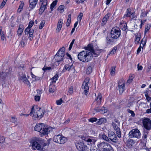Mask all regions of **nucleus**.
<instances>
[{"mask_svg": "<svg viewBox=\"0 0 151 151\" xmlns=\"http://www.w3.org/2000/svg\"><path fill=\"white\" fill-rule=\"evenodd\" d=\"M86 49V50L83 51L78 55V59L81 61L83 62L90 61L93 58L92 53L95 56L98 55L99 52L94 50L93 46L91 44L88 45Z\"/></svg>", "mask_w": 151, "mask_h": 151, "instance_id": "nucleus-1", "label": "nucleus"}, {"mask_svg": "<svg viewBox=\"0 0 151 151\" xmlns=\"http://www.w3.org/2000/svg\"><path fill=\"white\" fill-rule=\"evenodd\" d=\"M34 129L35 131L39 132L44 135H47L52 131L51 127L45 126L44 124L42 123L37 124Z\"/></svg>", "mask_w": 151, "mask_h": 151, "instance_id": "nucleus-2", "label": "nucleus"}, {"mask_svg": "<svg viewBox=\"0 0 151 151\" xmlns=\"http://www.w3.org/2000/svg\"><path fill=\"white\" fill-rule=\"evenodd\" d=\"M44 141L41 138H37L35 140L32 142V148L33 149H37L38 150L42 151L43 146H45L46 144L44 142Z\"/></svg>", "mask_w": 151, "mask_h": 151, "instance_id": "nucleus-3", "label": "nucleus"}, {"mask_svg": "<svg viewBox=\"0 0 151 151\" xmlns=\"http://www.w3.org/2000/svg\"><path fill=\"white\" fill-rule=\"evenodd\" d=\"M81 138L82 140H84L85 141L88 143V145L91 144L90 148V151H96V147L94 143L96 141V138H90L88 137H85L84 136H81Z\"/></svg>", "mask_w": 151, "mask_h": 151, "instance_id": "nucleus-4", "label": "nucleus"}, {"mask_svg": "<svg viewBox=\"0 0 151 151\" xmlns=\"http://www.w3.org/2000/svg\"><path fill=\"white\" fill-rule=\"evenodd\" d=\"M97 146L98 149L100 151H110L112 149L110 144L107 142H99Z\"/></svg>", "mask_w": 151, "mask_h": 151, "instance_id": "nucleus-5", "label": "nucleus"}, {"mask_svg": "<svg viewBox=\"0 0 151 151\" xmlns=\"http://www.w3.org/2000/svg\"><path fill=\"white\" fill-rule=\"evenodd\" d=\"M121 34V30L119 27H117L112 28L111 31V36L112 38L116 39L118 38Z\"/></svg>", "mask_w": 151, "mask_h": 151, "instance_id": "nucleus-6", "label": "nucleus"}, {"mask_svg": "<svg viewBox=\"0 0 151 151\" xmlns=\"http://www.w3.org/2000/svg\"><path fill=\"white\" fill-rule=\"evenodd\" d=\"M89 78H86L82 86V88L83 91V93L86 95H87L89 90V86H88V84H89Z\"/></svg>", "mask_w": 151, "mask_h": 151, "instance_id": "nucleus-7", "label": "nucleus"}, {"mask_svg": "<svg viewBox=\"0 0 151 151\" xmlns=\"http://www.w3.org/2000/svg\"><path fill=\"white\" fill-rule=\"evenodd\" d=\"M53 141L55 142L62 144L64 143L67 141V139L63 136L59 134L54 136Z\"/></svg>", "mask_w": 151, "mask_h": 151, "instance_id": "nucleus-8", "label": "nucleus"}, {"mask_svg": "<svg viewBox=\"0 0 151 151\" xmlns=\"http://www.w3.org/2000/svg\"><path fill=\"white\" fill-rule=\"evenodd\" d=\"M129 135L130 138L135 137L139 139L140 138L141 134L139 130L137 129H134L129 132Z\"/></svg>", "mask_w": 151, "mask_h": 151, "instance_id": "nucleus-9", "label": "nucleus"}, {"mask_svg": "<svg viewBox=\"0 0 151 151\" xmlns=\"http://www.w3.org/2000/svg\"><path fill=\"white\" fill-rule=\"evenodd\" d=\"M68 71L71 73H74L75 69L74 66L73 65V63H69L66 64L62 70V72L63 73Z\"/></svg>", "mask_w": 151, "mask_h": 151, "instance_id": "nucleus-10", "label": "nucleus"}, {"mask_svg": "<svg viewBox=\"0 0 151 151\" xmlns=\"http://www.w3.org/2000/svg\"><path fill=\"white\" fill-rule=\"evenodd\" d=\"M19 79L22 81L25 84L30 86V82L27 80L25 74L24 73L19 72Z\"/></svg>", "mask_w": 151, "mask_h": 151, "instance_id": "nucleus-11", "label": "nucleus"}, {"mask_svg": "<svg viewBox=\"0 0 151 151\" xmlns=\"http://www.w3.org/2000/svg\"><path fill=\"white\" fill-rule=\"evenodd\" d=\"M144 127L147 130L151 129V120L148 118H145L142 120Z\"/></svg>", "mask_w": 151, "mask_h": 151, "instance_id": "nucleus-12", "label": "nucleus"}, {"mask_svg": "<svg viewBox=\"0 0 151 151\" xmlns=\"http://www.w3.org/2000/svg\"><path fill=\"white\" fill-rule=\"evenodd\" d=\"M41 5L40 7L39 13L42 14L45 10L47 8V0H40Z\"/></svg>", "mask_w": 151, "mask_h": 151, "instance_id": "nucleus-13", "label": "nucleus"}, {"mask_svg": "<svg viewBox=\"0 0 151 151\" xmlns=\"http://www.w3.org/2000/svg\"><path fill=\"white\" fill-rule=\"evenodd\" d=\"M76 146L77 149L80 151H87L88 150L87 146L81 142L77 143Z\"/></svg>", "mask_w": 151, "mask_h": 151, "instance_id": "nucleus-14", "label": "nucleus"}, {"mask_svg": "<svg viewBox=\"0 0 151 151\" xmlns=\"http://www.w3.org/2000/svg\"><path fill=\"white\" fill-rule=\"evenodd\" d=\"M108 137L111 140L115 143L117 142V139L115 134L112 131H109L108 133Z\"/></svg>", "mask_w": 151, "mask_h": 151, "instance_id": "nucleus-15", "label": "nucleus"}, {"mask_svg": "<svg viewBox=\"0 0 151 151\" xmlns=\"http://www.w3.org/2000/svg\"><path fill=\"white\" fill-rule=\"evenodd\" d=\"M38 109L37 106H32L30 113V115L31 116L33 115L32 117L35 119H36L37 118Z\"/></svg>", "mask_w": 151, "mask_h": 151, "instance_id": "nucleus-16", "label": "nucleus"}, {"mask_svg": "<svg viewBox=\"0 0 151 151\" xmlns=\"http://www.w3.org/2000/svg\"><path fill=\"white\" fill-rule=\"evenodd\" d=\"M37 1L38 0H29V8L30 9H32L35 7L37 3Z\"/></svg>", "mask_w": 151, "mask_h": 151, "instance_id": "nucleus-17", "label": "nucleus"}, {"mask_svg": "<svg viewBox=\"0 0 151 151\" xmlns=\"http://www.w3.org/2000/svg\"><path fill=\"white\" fill-rule=\"evenodd\" d=\"M44 110L43 109L40 108L39 109H38L36 118H38L39 119L41 118L44 115Z\"/></svg>", "mask_w": 151, "mask_h": 151, "instance_id": "nucleus-18", "label": "nucleus"}, {"mask_svg": "<svg viewBox=\"0 0 151 151\" xmlns=\"http://www.w3.org/2000/svg\"><path fill=\"white\" fill-rule=\"evenodd\" d=\"M134 143V141L133 140L129 139L126 143V146L129 148H132Z\"/></svg>", "mask_w": 151, "mask_h": 151, "instance_id": "nucleus-19", "label": "nucleus"}, {"mask_svg": "<svg viewBox=\"0 0 151 151\" xmlns=\"http://www.w3.org/2000/svg\"><path fill=\"white\" fill-rule=\"evenodd\" d=\"M65 48L64 47H63L59 49L56 55L63 57L65 55Z\"/></svg>", "mask_w": 151, "mask_h": 151, "instance_id": "nucleus-20", "label": "nucleus"}, {"mask_svg": "<svg viewBox=\"0 0 151 151\" xmlns=\"http://www.w3.org/2000/svg\"><path fill=\"white\" fill-rule=\"evenodd\" d=\"M63 23V20L61 19H59L58 22L56 29V30L58 32H59L60 31L62 27Z\"/></svg>", "mask_w": 151, "mask_h": 151, "instance_id": "nucleus-21", "label": "nucleus"}, {"mask_svg": "<svg viewBox=\"0 0 151 151\" xmlns=\"http://www.w3.org/2000/svg\"><path fill=\"white\" fill-rule=\"evenodd\" d=\"M119 124V122L116 119H115L114 121L112 123V125L115 130L117 131V130H119V128L118 127Z\"/></svg>", "mask_w": 151, "mask_h": 151, "instance_id": "nucleus-22", "label": "nucleus"}, {"mask_svg": "<svg viewBox=\"0 0 151 151\" xmlns=\"http://www.w3.org/2000/svg\"><path fill=\"white\" fill-rule=\"evenodd\" d=\"M148 107L147 105L144 102L140 103L139 105V109H140L142 111H143L144 109H147Z\"/></svg>", "mask_w": 151, "mask_h": 151, "instance_id": "nucleus-23", "label": "nucleus"}, {"mask_svg": "<svg viewBox=\"0 0 151 151\" xmlns=\"http://www.w3.org/2000/svg\"><path fill=\"white\" fill-rule=\"evenodd\" d=\"M26 42L27 38L24 36H23L22 38L19 45L22 47H23L26 45Z\"/></svg>", "mask_w": 151, "mask_h": 151, "instance_id": "nucleus-24", "label": "nucleus"}, {"mask_svg": "<svg viewBox=\"0 0 151 151\" xmlns=\"http://www.w3.org/2000/svg\"><path fill=\"white\" fill-rule=\"evenodd\" d=\"M109 15L108 14H107L105 15L104 17L103 18L102 22L101 23L102 25H105L107 22L108 19L109 17Z\"/></svg>", "mask_w": 151, "mask_h": 151, "instance_id": "nucleus-25", "label": "nucleus"}, {"mask_svg": "<svg viewBox=\"0 0 151 151\" xmlns=\"http://www.w3.org/2000/svg\"><path fill=\"white\" fill-rule=\"evenodd\" d=\"M123 84L122 83V81L121 80L119 82L118 88L119 93L121 94L123 93Z\"/></svg>", "mask_w": 151, "mask_h": 151, "instance_id": "nucleus-26", "label": "nucleus"}, {"mask_svg": "<svg viewBox=\"0 0 151 151\" xmlns=\"http://www.w3.org/2000/svg\"><path fill=\"white\" fill-rule=\"evenodd\" d=\"M56 88L54 85L50 84L49 87V91L51 93H53L56 90Z\"/></svg>", "mask_w": 151, "mask_h": 151, "instance_id": "nucleus-27", "label": "nucleus"}, {"mask_svg": "<svg viewBox=\"0 0 151 151\" xmlns=\"http://www.w3.org/2000/svg\"><path fill=\"white\" fill-rule=\"evenodd\" d=\"M24 27L22 25H19L18 29L17 32L18 35H21L23 32Z\"/></svg>", "mask_w": 151, "mask_h": 151, "instance_id": "nucleus-28", "label": "nucleus"}, {"mask_svg": "<svg viewBox=\"0 0 151 151\" xmlns=\"http://www.w3.org/2000/svg\"><path fill=\"white\" fill-rule=\"evenodd\" d=\"M126 13V14H124V17H131L132 14L133 13V12H131V9H127Z\"/></svg>", "mask_w": 151, "mask_h": 151, "instance_id": "nucleus-29", "label": "nucleus"}, {"mask_svg": "<svg viewBox=\"0 0 151 151\" xmlns=\"http://www.w3.org/2000/svg\"><path fill=\"white\" fill-rule=\"evenodd\" d=\"M106 119L104 118H102L99 119V120L97 122V125H99L103 123H106Z\"/></svg>", "mask_w": 151, "mask_h": 151, "instance_id": "nucleus-30", "label": "nucleus"}, {"mask_svg": "<svg viewBox=\"0 0 151 151\" xmlns=\"http://www.w3.org/2000/svg\"><path fill=\"white\" fill-rule=\"evenodd\" d=\"M11 69L6 70L5 72H4L3 75L5 76V77L9 76L11 75Z\"/></svg>", "mask_w": 151, "mask_h": 151, "instance_id": "nucleus-31", "label": "nucleus"}, {"mask_svg": "<svg viewBox=\"0 0 151 151\" xmlns=\"http://www.w3.org/2000/svg\"><path fill=\"white\" fill-rule=\"evenodd\" d=\"M55 59L57 62H59L63 60V57H61L58 55H56L55 56Z\"/></svg>", "mask_w": 151, "mask_h": 151, "instance_id": "nucleus-32", "label": "nucleus"}, {"mask_svg": "<svg viewBox=\"0 0 151 151\" xmlns=\"http://www.w3.org/2000/svg\"><path fill=\"white\" fill-rule=\"evenodd\" d=\"M58 76L57 74L55 75L52 79L51 82V83L53 85L55 83L56 81L58 79Z\"/></svg>", "mask_w": 151, "mask_h": 151, "instance_id": "nucleus-33", "label": "nucleus"}, {"mask_svg": "<svg viewBox=\"0 0 151 151\" xmlns=\"http://www.w3.org/2000/svg\"><path fill=\"white\" fill-rule=\"evenodd\" d=\"M101 98L102 96L101 94L99 93L96 100L97 101L98 105H99L101 104Z\"/></svg>", "mask_w": 151, "mask_h": 151, "instance_id": "nucleus-34", "label": "nucleus"}, {"mask_svg": "<svg viewBox=\"0 0 151 151\" xmlns=\"http://www.w3.org/2000/svg\"><path fill=\"white\" fill-rule=\"evenodd\" d=\"M34 24V22L32 21H31L29 22V24L28 27L25 29V31H28L29 29H31V28L33 25Z\"/></svg>", "mask_w": 151, "mask_h": 151, "instance_id": "nucleus-35", "label": "nucleus"}, {"mask_svg": "<svg viewBox=\"0 0 151 151\" xmlns=\"http://www.w3.org/2000/svg\"><path fill=\"white\" fill-rule=\"evenodd\" d=\"M100 137L101 136V138L104 140L108 142L109 141V139L108 138V137L105 134H100Z\"/></svg>", "mask_w": 151, "mask_h": 151, "instance_id": "nucleus-36", "label": "nucleus"}, {"mask_svg": "<svg viewBox=\"0 0 151 151\" xmlns=\"http://www.w3.org/2000/svg\"><path fill=\"white\" fill-rule=\"evenodd\" d=\"M71 21V15L70 14H69L68 16V18L67 20L66 25L67 27L69 26Z\"/></svg>", "mask_w": 151, "mask_h": 151, "instance_id": "nucleus-37", "label": "nucleus"}, {"mask_svg": "<svg viewBox=\"0 0 151 151\" xmlns=\"http://www.w3.org/2000/svg\"><path fill=\"white\" fill-rule=\"evenodd\" d=\"M146 39H144V38L142 40L140 44V47H141L142 48L145 45L146 43Z\"/></svg>", "mask_w": 151, "mask_h": 151, "instance_id": "nucleus-38", "label": "nucleus"}, {"mask_svg": "<svg viewBox=\"0 0 151 151\" xmlns=\"http://www.w3.org/2000/svg\"><path fill=\"white\" fill-rule=\"evenodd\" d=\"M17 119L15 117H12L11 119V121L13 123H14L15 124L17 125L18 124L17 122Z\"/></svg>", "mask_w": 151, "mask_h": 151, "instance_id": "nucleus-39", "label": "nucleus"}, {"mask_svg": "<svg viewBox=\"0 0 151 151\" xmlns=\"http://www.w3.org/2000/svg\"><path fill=\"white\" fill-rule=\"evenodd\" d=\"M97 111L100 112L102 114H104L107 112V109H105L104 107H103L101 109H100L99 110H98Z\"/></svg>", "mask_w": 151, "mask_h": 151, "instance_id": "nucleus-40", "label": "nucleus"}, {"mask_svg": "<svg viewBox=\"0 0 151 151\" xmlns=\"http://www.w3.org/2000/svg\"><path fill=\"white\" fill-rule=\"evenodd\" d=\"M24 3L23 2V1H22L21 2V3L20 4V5L19 6V8H18L17 9V12H20L22 10V9L23 7L24 6Z\"/></svg>", "mask_w": 151, "mask_h": 151, "instance_id": "nucleus-41", "label": "nucleus"}, {"mask_svg": "<svg viewBox=\"0 0 151 151\" xmlns=\"http://www.w3.org/2000/svg\"><path fill=\"white\" fill-rule=\"evenodd\" d=\"M89 65V66L87 68L86 73L88 74H90L92 72V67L90 65Z\"/></svg>", "mask_w": 151, "mask_h": 151, "instance_id": "nucleus-42", "label": "nucleus"}, {"mask_svg": "<svg viewBox=\"0 0 151 151\" xmlns=\"http://www.w3.org/2000/svg\"><path fill=\"white\" fill-rule=\"evenodd\" d=\"M134 78V76L133 75L130 76L129 79L127 81V84L129 85L132 82Z\"/></svg>", "mask_w": 151, "mask_h": 151, "instance_id": "nucleus-43", "label": "nucleus"}, {"mask_svg": "<svg viewBox=\"0 0 151 151\" xmlns=\"http://www.w3.org/2000/svg\"><path fill=\"white\" fill-rule=\"evenodd\" d=\"M24 32L26 34L27 33V34H29V35H33V32H34V30L33 29H28V31H24Z\"/></svg>", "mask_w": 151, "mask_h": 151, "instance_id": "nucleus-44", "label": "nucleus"}, {"mask_svg": "<svg viewBox=\"0 0 151 151\" xmlns=\"http://www.w3.org/2000/svg\"><path fill=\"white\" fill-rule=\"evenodd\" d=\"M147 13L148 12L147 11H142L140 16V18H142V17H145L146 16Z\"/></svg>", "mask_w": 151, "mask_h": 151, "instance_id": "nucleus-45", "label": "nucleus"}, {"mask_svg": "<svg viewBox=\"0 0 151 151\" xmlns=\"http://www.w3.org/2000/svg\"><path fill=\"white\" fill-rule=\"evenodd\" d=\"M45 23V22L44 20H42L41 21L39 26V29H42V28L44 26Z\"/></svg>", "mask_w": 151, "mask_h": 151, "instance_id": "nucleus-46", "label": "nucleus"}, {"mask_svg": "<svg viewBox=\"0 0 151 151\" xmlns=\"http://www.w3.org/2000/svg\"><path fill=\"white\" fill-rule=\"evenodd\" d=\"M115 72V68L114 67H111V68L110 74L112 76L114 75Z\"/></svg>", "mask_w": 151, "mask_h": 151, "instance_id": "nucleus-47", "label": "nucleus"}, {"mask_svg": "<svg viewBox=\"0 0 151 151\" xmlns=\"http://www.w3.org/2000/svg\"><path fill=\"white\" fill-rule=\"evenodd\" d=\"M57 1V0H55L50 5V8L51 9H52L54 8L56 4Z\"/></svg>", "mask_w": 151, "mask_h": 151, "instance_id": "nucleus-48", "label": "nucleus"}, {"mask_svg": "<svg viewBox=\"0 0 151 151\" xmlns=\"http://www.w3.org/2000/svg\"><path fill=\"white\" fill-rule=\"evenodd\" d=\"M116 49L117 48L116 47H114V48L112 49L111 51L109 52L108 54V55H110V54L112 55L114 54L116 52Z\"/></svg>", "mask_w": 151, "mask_h": 151, "instance_id": "nucleus-49", "label": "nucleus"}, {"mask_svg": "<svg viewBox=\"0 0 151 151\" xmlns=\"http://www.w3.org/2000/svg\"><path fill=\"white\" fill-rule=\"evenodd\" d=\"M31 75L32 78L33 79V81L37 80L39 79L38 77L34 75L32 72H31Z\"/></svg>", "mask_w": 151, "mask_h": 151, "instance_id": "nucleus-50", "label": "nucleus"}, {"mask_svg": "<svg viewBox=\"0 0 151 151\" xmlns=\"http://www.w3.org/2000/svg\"><path fill=\"white\" fill-rule=\"evenodd\" d=\"M130 17L132 19L135 20L137 18V16L133 12V13L132 14L131 17Z\"/></svg>", "mask_w": 151, "mask_h": 151, "instance_id": "nucleus-51", "label": "nucleus"}, {"mask_svg": "<svg viewBox=\"0 0 151 151\" xmlns=\"http://www.w3.org/2000/svg\"><path fill=\"white\" fill-rule=\"evenodd\" d=\"M73 88L71 87H70L68 91V95H71L73 92Z\"/></svg>", "mask_w": 151, "mask_h": 151, "instance_id": "nucleus-52", "label": "nucleus"}, {"mask_svg": "<svg viewBox=\"0 0 151 151\" xmlns=\"http://www.w3.org/2000/svg\"><path fill=\"white\" fill-rule=\"evenodd\" d=\"M97 120V118L95 117L91 118L88 119L89 121L92 123L96 121Z\"/></svg>", "mask_w": 151, "mask_h": 151, "instance_id": "nucleus-53", "label": "nucleus"}, {"mask_svg": "<svg viewBox=\"0 0 151 151\" xmlns=\"http://www.w3.org/2000/svg\"><path fill=\"white\" fill-rule=\"evenodd\" d=\"M127 111L130 114H131V116L133 117H134L135 116V114L134 112L132 110H130L128 109H127Z\"/></svg>", "mask_w": 151, "mask_h": 151, "instance_id": "nucleus-54", "label": "nucleus"}, {"mask_svg": "<svg viewBox=\"0 0 151 151\" xmlns=\"http://www.w3.org/2000/svg\"><path fill=\"white\" fill-rule=\"evenodd\" d=\"M145 96L146 97L147 100L148 102H149L151 100V98L148 96V93L146 92H145Z\"/></svg>", "mask_w": 151, "mask_h": 151, "instance_id": "nucleus-55", "label": "nucleus"}, {"mask_svg": "<svg viewBox=\"0 0 151 151\" xmlns=\"http://www.w3.org/2000/svg\"><path fill=\"white\" fill-rule=\"evenodd\" d=\"M62 102L63 100L61 98L56 101V103L58 105H61L62 104Z\"/></svg>", "mask_w": 151, "mask_h": 151, "instance_id": "nucleus-56", "label": "nucleus"}, {"mask_svg": "<svg viewBox=\"0 0 151 151\" xmlns=\"http://www.w3.org/2000/svg\"><path fill=\"white\" fill-rule=\"evenodd\" d=\"M139 21H140L141 24L139 25V26L140 27V28H141L142 27V25L143 24H144V23L146 21V20L145 19L143 21H142V19H139Z\"/></svg>", "mask_w": 151, "mask_h": 151, "instance_id": "nucleus-57", "label": "nucleus"}, {"mask_svg": "<svg viewBox=\"0 0 151 151\" xmlns=\"http://www.w3.org/2000/svg\"><path fill=\"white\" fill-rule=\"evenodd\" d=\"M83 15L82 13H80L78 17V20L81 21Z\"/></svg>", "mask_w": 151, "mask_h": 151, "instance_id": "nucleus-58", "label": "nucleus"}, {"mask_svg": "<svg viewBox=\"0 0 151 151\" xmlns=\"http://www.w3.org/2000/svg\"><path fill=\"white\" fill-rule=\"evenodd\" d=\"M6 0H3L2 2L1 3L0 7L2 8L5 5Z\"/></svg>", "mask_w": 151, "mask_h": 151, "instance_id": "nucleus-59", "label": "nucleus"}, {"mask_svg": "<svg viewBox=\"0 0 151 151\" xmlns=\"http://www.w3.org/2000/svg\"><path fill=\"white\" fill-rule=\"evenodd\" d=\"M4 72L1 73L0 72V79H3L6 78L5 76H4L2 75Z\"/></svg>", "mask_w": 151, "mask_h": 151, "instance_id": "nucleus-60", "label": "nucleus"}, {"mask_svg": "<svg viewBox=\"0 0 151 151\" xmlns=\"http://www.w3.org/2000/svg\"><path fill=\"white\" fill-rule=\"evenodd\" d=\"M4 141L5 139L3 137L0 135V144L4 142Z\"/></svg>", "mask_w": 151, "mask_h": 151, "instance_id": "nucleus-61", "label": "nucleus"}, {"mask_svg": "<svg viewBox=\"0 0 151 151\" xmlns=\"http://www.w3.org/2000/svg\"><path fill=\"white\" fill-rule=\"evenodd\" d=\"M123 30H126L127 29V24H126V22H123Z\"/></svg>", "mask_w": 151, "mask_h": 151, "instance_id": "nucleus-62", "label": "nucleus"}, {"mask_svg": "<svg viewBox=\"0 0 151 151\" xmlns=\"http://www.w3.org/2000/svg\"><path fill=\"white\" fill-rule=\"evenodd\" d=\"M1 36V40H4L5 38V34L4 32H2V34Z\"/></svg>", "mask_w": 151, "mask_h": 151, "instance_id": "nucleus-63", "label": "nucleus"}, {"mask_svg": "<svg viewBox=\"0 0 151 151\" xmlns=\"http://www.w3.org/2000/svg\"><path fill=\"white\" fill-rule=\"evenodd\" d=\"M35 99L36 101H39L40 99V97L39 96H35Z\"/></svg>", "mask_w": 151, "mask_h": 151, "instance_id": "nucleus-64", "label": "nucleus"}]
</instances>
